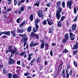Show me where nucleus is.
Segmentation results:
<instances>
[{
  "instance_id": "nucleus-1",
  "label": "nucleus",
  "mask_w": 78,
  "mask_h": 78,
  "mask_svg": "<svg viewBox=\"0 0 78 78\" xmlns=\"http://www.w3.org/2000/svg\"><path fill=\"white\" fill-rule=\"evenodd\" d=\"M61 11H62V9H60V10H57L56 11V17L58 20H59V19H60L61 16L60 14L61 13Z\"/></svg>"
},
{
  "instance_id": "nucleus-2",
  "label": "nucleus",
  "mask_w": 78,
  "mask_h": 78,
  "mask_svg": "<svg viewBox=\"0 0 78 78\" xmlns=\"http://www.w3.org/2000/svg\"><path fill=\"white\" fill-rule=\"evenodd\" d=\"M9 61L8 62V64L9 65H11V64H15V61L14 59H12V58L10 57L9 58Z\"/></svg>"
},
{
  "instance_id": "nucleus-3",
  "label": "nucleus",
  "mask_w": 78,
  "mask_h": 78,
  "mask_svg": "<svg viewBox=\"0 0 78 78\" xmlns=\"http://www.w3.org/2000/svg\"><path fill=\"white\" fill-rule=\"evenodd\" d=\"M61 5V1H58L57 2V5H56V8L59 9L58 11H60V9H62V8H60Z\"/></svg>"
},
{
  "instance_id": "nucleus-4",
  "label": "nucleus",
  "mask_w": 78,
  "mask_h": 78,
  "mask_svg": "<svg viewBox=\"0 0 78 78\" xmlns=\"http://www.w3.org/2000/svg\"><path fill=\"white\" fill-rule=\"evenodd\" d=\"M73 4V3L72 2V1H70L68 2L67 3V6L70 9H71V5H72Z\"/></svg>"
},
{
  "instance_id": "nucleus-5",
  "label": "nucleus",
  "mask_w": 78,
  "mask_h": 78,
  "mask_svg": "<svg viewBox=\"0 0 78 78\" xmlns=\"http://www.w3.org/2000/svg\"><path fill=\"white\" fill-rule=\"evenodd\" d=\"M69 35L71 41H73L75 39V36L74 34H73L72 33H70Z\"/></svg>"
},
{
  "instance_id": "nucleus-6",
  "label": "nucleus",
  "mask_w": 78,
  "mask_h": 78,
  "mask_svg": "<svg viewBox=\"0 0 78 78\" xmlns=\"http://www.w3.org/2000/svg\"><path fill=\"white\" fill-rule=\"evenodd\" d=\"M38 14L39 17H42L44 16L43 14H42V10H39L38 11Z\"/></svg>"
},
{
  "instance_id": "nucleus-7",
  "label": "nucleus",
  "mask_w": 78,
  "mask_h": 78,
  "mask_svg": "<svg viewBox=\"0 0 78 78\" xmlns=\"http://www.w3.org/2000/svg\"><path fill=\"white\" fill-rule=\"evenodd\" d=\"M41 42L42 43L41 44V49L43 48H44V46L45 45L44 41L42 40H41Z\"/></svg>"
},
{
  "instance_id": "nucleus-8",
  "label": "nucleus",
  "mask_w": 78,
  "mask_h": 78,
  "mask_svg": "<svg viewBox=\"0 0 78 78\" xmlns=\"http://www.w3.org/2000/svg\"><path fill=\"white\" fill-rule=\"evenodd\" d=\"M11 33L13 37H15V36H16V29H14L13 31H11Z\"/></svg>"
},
{
  "instance_id": "nucleus-9",
  "label": "nucleus",
  "mask_w": 78,
  "mask_h": 78,
  "mask_svg": "<svg viewBox=\"0 0 78 78\" xmlns=\"http://www.w3.org/2000/svg\"><path fill=\"white\" fill-rule=\"evenodd\" d=\"M28 40V38L27 37H23L22 38L21 40V42L22 43H23L24 42H26Z\"/></svg>"
},
{
  "instance_id": "nucleus-10",
  "label": "nucleus",
  "mask_w": 78,
  "mask_h": 78,
  "mask_svg": "<svg viewBox=\"0 0 78 78\" xmlns=\"http://www.w3.org/2000/svg\"><path fill=\"white\" fill-rule=\"evenodd\" d=\"M9 52H11L12 54H15V53L16 52V50H13L12 49H9Z\"/></svg>"
},
{
  "instance_id": "nucleus-11",
  "label": "nucleus",
  "mask_w": 78,
  "mask_h": 78,
  "mask_svg": "<svg viewBox=\"0 0 78 78\" xmlns=\"http://www.w3.org/2000/svg\"><path fill=\"white\" fill-rule=\"evenodd\" d=\"M31 22H32L33 20V15L31 14L30 17L29 18Z\"/></svg>"
},
{
  "instance_id": "nucleus-12",
  "label": "nucleus",
  "mask_w": 78,
  "mask_h": 78,
  "mask_svg": "<svg viewBox=\"0 0 78 78\" xmlns=\"http://www.w3.org/2000/svg\"><path fill=\"white\" fill-rule=\"evenodd\" d=\"M31 26H29L28 27V28L27 29V31L28 33H30L31 32V28H32Z\"/></svg>"
},
{
  "instance_id": "nucleus-13",
  "label": "nucleus",
  "mask_w": 78,
  "mask_h": 78,
  "mask_svg": "<svg viewBox=\"0 0 78 78\" xmlns=\"http://www.w3.org/2000/svg\"><path fill=\"white\" fill-rule=\"evenodd\" d=\"M76 24H74L71 27L72 30H75V29H76Z\"/></svg>"
},
{
  "instance_id": "nucleus-14",
  "label": "nucleus",
  "mask_w": 78,
  "mask_h": 78,
  "mask_svg": "<svg viewBox=\"0 0 78 78\" xmlns=\"http://www.w3.org/2000/svg\"><path fill=\"white\" fill-rule=\"evenodd\" d=\"M39 1H37L34 4V5L35 6H37V7H38L39 6Z\"/></svg>"
},
{
  "instance_id": "nucleus-15",
  "label": "nucleus",
  "mask_w": 78,
  "mask_h": 78,
  "mask_svg": "<svg viewBox=\"0 0 78 78\" xmlns=\"http://www.w3.org/2000/svg\"><path fill=\"white\" fill-rule=\"evenodd\" d=\"M65 70L64 69H63L62 71V77L63 78H66V75H65Z\"/></svg>"
},
{
  "instance_id": "nucleus-16",
  "label": "nucleus",
  "mask_w": 78,
  "mask_h": 78,
  "mask_svg": "<svg viewBox=\"0 0 78 78\" xmlns=\"http://www.w3.org/2000/svg\"><path fill=\"white\" fill-rule=\"evenodd\" d=\"M62 68V66L61 65H59L58 66V72H60Z\"/></svg>"
},
{
  "instance_id": "nucleus-17",
  "label": "nucleus",
  "mask_w": 78,
  "mask_h": 78,
  "mask_svg": "<svg viewBox=\"0 0 78 78\" xmlns=\"http://www.w3.org/2000/svg\"><path fill=\"white\" fill-rule=\"evenodd\" d=\"M65 39L67 40L69 39V34H66L65 36Z\"/></svg>"
},
{
  "instance_id": "nucleus-18",
  "label": "nucleus",
  "mask_w": 78,
  "mask_h": 78,
  "mask_svg": "<svg viewBox=\"0 0 78 78\" xmlns=\"http://www.w3.org/2000/svg\"><path fill=\"white\" fill-rule=\"evenodd\" d=\"M4 74L6 75L7 73V70L5 69H2Z\"/></svg>"
},
{
  "instance_id": "nucleus-19",
  "label": "nucleus",
  "mask_w": 78,
  "mask_h": 78,
  "mask_svg": "<svg viewBox=\"0 0 78 78\" xmlns=\"http://www.w3.org/2000/svg\"><path fill=\"white\" fill-rule=\"evenodd\" d=\"M78 15H77L75 16L74 18V19L73 20V21L74 22H76L77 21V19H78Z\"/></svg>"
},
{
  "instance_id": "nucleus-20",
  "label": "nucleus",
  "mask_w": 78,
  "mask_h": 78,
  "mask_svg": "<svg viewBox=\"0 0 78 78\" xmlns=\"http://www.w3.org/2000/svg\"><path fill=\"white\" fill-rule=\"evenodd\" d=\"M39 22V20L38 19H36L35 21V25H37L38 23Z\"/></svg>"
},
{
  "instance_id": "nucleus-21",
  "label": "nucleus",
  "mask_w": 78,
  "mask_h": 78,
  "mask_svg": "<svg viewBox=\"0 0 78 78\" xmlns=\"http://www.w3.org/2000/svg\"><path fill=\"white\" fill-rule=\"evenodd\" d=\"M8 78H12V74L11 73H9L8 74Z\"/></svg>"
},
{
  "instance_id": "nucleus-22",
  "label": "nucleus",
  "mask_w": 78,
  "mask_h": 78,
  "mask_svg": "<svg viewBox=\"0 0 78 78\" xmlns=\"http://www.w3.org/2000/svg\"><path fill=\"white\" fill-rule=\"evenodd\" d=\"M5 35H7V36H10V32L9 31H5Z\"/></svg>"
},
{
  "instance_id": "nucleus-23",
  "label": "nucleus",
  "mask_w": 78,
  "mask_h": 78,
  "mask_svg": "<svg viewBox=\"0 0 78 78\" xmlns=\"http://www.w3.org/2000/svg\"><path fill=\"white\" fill-rule=\"evenodd\" d=\"M16 71L17 72H19V71L20 70V67L19 66H16Z\"/></svg>"
},
{
  "instance_id": "nucleus-24",
  "label": "nucleus",
  "mask_w": 78,
  "mask_h": 78,
  "mask_svg": "<svg viewBox=\"0 0 78 78\" xmlns=\"http://www.w3.org/2000/svg\"><path fill=\"white\" fill-rule=\"evenodd\" d=\"M73 10L74 14H76V12H77V10H76V9L75 7H74Z\"/></svg>"
},
{
  "instance_id": "nucleus-25",
  "label": "nucleus",
  "mask_w": 78,
  "mask_h": 78,
  "mask_svg": "<svg viewBox=\"0 0 78 78\" xmlns=\"http://www.w3.org/2000/svg\"><path fill=\"white\" fill-rule=\"evenodd\" d=\"M35 61V58H34L33 60H32L30 62V65L31 66H33V63Z\"/></svg>"
},
{
  "instance_id": "nucleus-26",
  "label": "nucleus",
  "mask_w": 78,
  "mask_h": 78,
  "mask_svg": "<svg viewBox=\"0 0 78 78\" xmlns=\"http://www.w3.org/2000/svg\"><path fill=\"white\" fill-rule=\"evenodd\" d=\"M25 23V21H23L22 23H21L20 25V28H21V27H22Z\"/></svg>"
},
{
  "instance_id": "nucleus-27",
  "label": "nucleus",
  "mask_w": 78,
  "mask_h": 78,
  "mask_svg": "<svg viewBox=\"0 0 78 78\" xmlns=\"http://www.w3.org/2000/svg\"><path fill=\"white\" fill-rule=\"evenodd\" d=\"M58 27L61 28V23L60 22V21L58 22Z\"/></svg>"
},
{
  "instance_id": "nucleus-28",
  "label": "nucleus",
  "mask_w": 78,
  "mask_h": 78,
  "mask_svg": "<svg viewBox=\"0 0 78 78\" xmlns=\"http://www.w3.org/2000/svg\"><path fill=\"white\" fill-rule=\"evenodd\" d=\"M35 34L33 32H32L31 33L30 36L31 37H34V36H35Z\"/></svg>"
},
{
  "instance_id": "nucleus-29",
  "label": "nucleus",
  "mask_w": 78,
  "mask_h": 78,
  "mask_svg": "<svg viewBox=\"0 0 78 78\" xmlns=\"http://www.w3.org/2000/svg\"><path fill=\"white\" fill-rule=\"evenodd\" d=\"M51 5V2H49L47 3L46 5V6H47L48 7H50Z\"/></svg>"
},
{
  "instance_id": "nucleus-30",
  "label": "nucleus",
  "mask_w": 78,
  "mask_h": 78,
  "mask_svg": "<svg viewBox=\"0 0 78 78\" xmlns=\"http://www.w3.org/2000/svg\"><path fill=\"white\" fill-rule=\"evenodd\" d=\"M12 11V9L11 8L10 9H8L7 10L4 12V13H6V12H8V11Z\"/></svg>"
},
{
  "instance_id": "nucleus-31",
  "label": "nucleus",
  "mask_w": 78,
  "mask_h": 78,
  "mask_svg": "<svg viewBox=\"0 0 78 78\" xmlns=\"http://www.w3.org/2000/svg\"><path fill=\"white\" fill-rule=\"evenodd\" d=\"M52 23L53 22H52V20H51L50 21H49V22H48V25H51Z\"/></svg>"
},
{
  "instance_id": "nucleus-32",
  "label": "nucleus",
  "mask_w": 78,
  "mask_h": 78,
  "mask_svg": "<svg viewBox=\"0 0 78 78\" xmlns=\"http://www.w3.org/2000/svg\"><path fill=\"white\" fill-rule=\"evenodd\" d=\"M12 78H18V76L16 74L13 75Z\"/></svg>"
},
{
  "instance_id": "nucleus-33",
  "label": "nucleus",
  "mask_w": 78,
  "mask_h": 78,
  "mask_svg": "<svg viewBox=\"0 0 78 78\" xmlns=\"http://www.w3.org/2000/svg\"><path fill=\"white\" fill-rule=\"evenodd\" d=\"M73 48V49H78V46H77V45H76V44H75Z\"/></svg>"
},
{
  "instance_id": "nucleus-34",
  "label": "nucleus",
  "mask_w": 78,
  "mask_h": 78,
  "mask_svg": "<svg viewBox=\"0 0 78 78\" xmlns=\"http://www.w3.org/2000/svg\"><path fill=\"white\" fill-rule=\"evenodd\" d=\"M20 9L21 11H24V9H25V8L23 6L20 7Z\"/></svg>"
},
{
  "instance_id": "nucleus-35",
  "label": "nucleus",
  "mask_w": 78,
  "mask_h": 78,
  "mask_svg": "<svg viewBox=\"0 0 78 78\" xmlns=\"http://www.w3.org/2000/svg\"><path fill=\"white\" fill-rule=\"evenodd\" d=\"M14 5L16 6L17 4V0H14Z\"/></svg>"
},
{
  "instance_id": "nucleus-36",
  "label": "nucleus",
  "mask_w": 78,
  "mask_h": 78,
  "mask_svg": "<svg viewBox=\"0 0 78 78\" xmlns=\"http://www.w3.org/2000/svg\"><path fill=\"white\" fill-rule=\"evenodd\" d=\"M25 53H26V52H23L20 54V56H23L24 55V54H25Z\"/></svg>"
},
{
  "instance_id": "nucleus-37",
  "label": "nucleus",
  "mask_w": 78,
  "mask_h": 78,
  "mask_svg": "<svg viewBox=\"0 0 78 78\" xmlns=\"http://www.w3.org/2000/svg\"><path fill=\"white\" fill-rule=\"evenodd\" d=\"M68 52V50H67V49H65L64 51H62V53H67Z\"/></svg>"
},
{
  "instance_id": "nucleus-38",
  "label": "nucleus",
  "mask_w": 78,
  "mask_h": 78,
  "mask_svg": "<svg viewBox=\"0 0 78 78\" xmlns=\"http://www.w3.org/2000/svg\"><path fill=\"white\" fill-rule=\"evenodd\" d=\"M35 27L36 28V30H38V28H39V25L37 24H35Z\"/></svg>"
},
{
  "instance_id": "nucleus-39",
  "label": "nucleus",
  "mask_w": 78,
  "mask_h": 78,
  "mask_svg": "<svg viewBox=\"0 0 78 78\" xmlns=\"http://www.w3.org/2000/svg\"><path fill=\"white\" fill-rule=\"evenodd\" d=\"M40 62V58L39 57H37V63H38Z\"/></svg>"
},
{
  "instance_id": "nucleus-40",
  "label": "nucleus",
  "mask_w": 78,
  "mask_h": 78,
  "mask_svg": "<svg viewBox=\"0 0 78 78\" xmlns=\"http://www.w3.org/2000/svg\"><path fill=\"white\" fill-rule=\"evenodd\" d=\"M53 31V29L52 28H51L50 29V30L49 31V33H52V32Z\"/></svg>"
},
{
  "instance_id": "nucleus-41",
  "label": "nucleus",
  "mask_w": 78,
  "mask_h": 78,
  "mask_svg": "<svg viewBox=\"0 0 78 78\" xmlns=\"http://www.w3.org/2000/svg\"><path fill=\"white\" fill-rule=\"evenodd\" d=\"M62 6L63 8H64L65 7V2H63L62 3Z\"/></svg>"
},
{
  "instance_id": "nucleus-42",
  "label": "nucleus",
  "mask_w": 78,
  "mask_h": 78,
  "mask_svg": "<svg viewBox=\"0 0 78 78\" xmlns=\"http://www.w3.org/2000/svg\"><path fill=\"white\" fill-rule=\"evenodd\" d=\"M31 56H29L27 58V60L29 61H31Z\"/></svg>"
},
{
  "instance_id": "nucleus-43",
  "label": "nucleus",
  "mask_w": 78,
  "mask_h": 78,
  "mask_svg": "<svg viewBox=\"0 0 78 78\" xmlns=\"http://www.w3.org/2000/svg\"><path fill=\"white\" fill-rule=\"evenodd\" d=\"M78 52V51H73V55H75L76 53H77Z\"/></svg>"
},
{
  "instance_id": "nucleus-44",
  "label": "nucleus",
  "mask_w": 78,
  "mask_h": 78,
  "mask_svg": "<svg viewBox=\"0 0 78 78\" xmlns=\"http://www.w3.org/2000/svg\"><path fill=\"white\" fill-rule=\"evenodd\" d=\"M65 16H62V17L61 18V19L60 20V21H63V20H64V18H65Z\"/></svg>"
},
{
  "instance_id": "nucleus-45",
  "label": "nucleus",
  "mask_w": 78,
  "mask_h": 78,
  "mask_svg": "<svg viewBox=\"0 0 78 78\" xmlns=\"http://www.w3.org/2000/svg\"><path fill=\"white\" fill-rule=\"evenodd\" d=\"M35 36L36 38L37 39H39V36H38V35L37 34H35Z\"/></svg>"
},
{
  "instance_id": "nucleus-46",
  "label": "nucleus",
  "mask_w": 78,
  "mask_h": 78,
  "mask_svg": "<svg viewBox=\"0 0 78 78\" xmlns=\"http://www.w3.org/2000/svg\"><path fill=\"white\" fill-rule=\"evenodd\" d=\"M43 24L44 25H47V22H46V21H44Z\"/></svg>"
},
{
  "instance_id": "nucleus-47",
  "label": "nucleus",
  "mask_w": 78,
  "mask_h": 78,
  "mask_svg": "<svg viewBox=\"0 0 78 78\" xmlns=\"http://www.w3.org/2000/svg\"><path fill=\"white\" fill-rule=\"evenodd\" d=\"M20 18H19L17 20H16V22L17 23H20Z\"/></svg>"
},
{
  "instance_id": "nucleus-48",
  "label": "nucleus",
  "mask_w": 78,
  "mask_h": 78,
  "mask_svg": "<svg viewBox=\"0 0 78 78\" xmlns=\"http://www.w3.org/2000/svg\"><path fill=\"white\" fill-rule=\"evenodd\" d=\"M73 64L75 67H77V66H78V65H77V64H76V62L74 61Z\"/></svg>"
},
{
  "instance_id": "nucleus-49",
  "label": "nucleus",
  "mask_w": 78,
  "mask_h": 78,
  "mask_svg": "<svg viewBox=\"0 0 78 78\" xmlns=\"http://www.w3.org/2000/svg\"><path fill=\"white\" fill-rule=\"evenodd\" d=\"M24 76H27L28 75H29V74L28 72L26 73H24Z\"/></svg>"
},
{
  "instance_id": "nucleus-50",
  "label": "nucleus",
  "mask_w": 78,
  "mask_h": 78,
  "mask_svg": "<svg viewBox=\"0 0 78 78\" xmlns=\"http://www.w3.org/2000/svg\"><path fill=\"white\" fill-rule=\"evenodd\" d=\"M17 64L18 65H20V61H19V60L17 61Z\"/></svg>"
},
{
  "instance_id": "nucleus-51",
  "label": "nucleus",
  "mask_w": 78,
  "mask_h": 78,
  "mask_svg": "<svg viewBox=\"0 0 78 78\" xmlns=\"http://www.w3.org/2000/svg\"><path fill=\"white\" fill-rule=\"evenodd\" d=\"M21 5V2L20 1H19L18 2V6H20Z\"/></svg>"
},
{
  "instance_id": "nucleus-52",
  "label": "nucleus",
  "mask_w": 78,
  "mask_h": 78,
  "mask_svg": "<svg viewBox=\"0 0 78 78\" xmlns=\"http://www.w3.org/2000/svg\"><path fill=\"white\" fill-rule=\"evenodd\" d=\"M33 31L34 32V33H36L37 31V30H36V28H35L33 29Z\"/></svg>"
},
{
  "instance_id": "nucleus-53",
  "label": "nucleus",
  "mask_w": 78,
  "mask_h": 78,
  "mask_svg": "<svg viewBox=\"0 0 78 78\" xmlns=\"http://www.w3.org/2000/svg\"><path fill=\"white\" fill-rule=\"evenodd\" d=\"M73 72V71H72V70H71L69 72V74L70 75H72V72Z\"/></svg>"
},
{
  "instance_id": "nucleus-54",
  "label": "nucleus",
  "mask_w": 78,
  "mask_h": 78,
  "mask_svg": "<svg viewBox=\"0 0 78 78\" xmlns=\"http://www.w3.org/2000/svg\"><path fill=\"white\" fill-rule=\"evenodd\" d=\"M67 41V40H66V39H63L62 40V42H63V43H65L66 42V41Z\"/></svg>"
},
{
  "instance_id": "nucleus-55",
  "label": "nucleus",
  "mask_w": 78,
  "mask_h": 78,
  "mask_svg": "<svg viewBox=\"0 0 78 78\" xmlns=\"http://www.w3.org/2000/svg\"><path fill=\"white\" fill-rule=\"evenodd\" d=\"M50 55L51 56H53V51H50Z\"/></svg>"
},
{
  "instance_id": "nucleus-56",
  "label": "nucleus",
  "mask_w": 78,
  "mask_h": 78,
  "mask_svg": "<svg viewBox=\"0 0 78 78\" xmlns=\"http://www.w3.org/2000/svg\"><path fill=\"white\" fill-rule=\"evenodd\" d=\"M17 32L18 33H21V31L19 29H18L17 30Z\"/></svg>"
},
{
  "instance_id": "nucleus-57",
  "label": "nucleus",
  "mask_w": 78,
  "mask_h": 78,
  "mask_svg": "<svg viewBox=\"0 0 78 78\" xmlns=\"http://www.w3.org/2000/svg\"><path fill=\"white\" fill-rule=\"evenodd\" d=\"M22 66H23V67H25V64H24V63H22Z\"/></svg>"
},
{
  "instance_id": "nucleus-58",
  "label": "nucleus",
  "mask_w": 78,
  "mask_h": 78,
  "mask_svg": "<svg viewBox=\"0 0 78 78\" xmlns=\"http://www.w3.org/2000/svg\"><path fill=\"white\" fill-rule=\"evenodd\" d=\"M44 65L46 66L47 65V62L46 61H44Z\"/></svg>"
},
{
  "instance_id": "nucleus-59",
  "label": "nucleus",
  "mask_w": 78,
  "mask_h": 78,
  "mask_svg": "<svg viewBox=\"0 0 78 78\" xmlns=\"http://www.w3.org/2000/svg\"><path fill=\"white\" fill-rule=\"evenodd\" d=\"M45 47L46 48H48V44H45Z\"/></svg>"
},
{
  "instance_id": "nucleus-60",
  "label": "nucleus",
  "mask_w": 78,
  "mask_h": 78,
  "mask_svg": "<svg viewBox=\"0 0 78 78\" xmlns=\"http://www.w3.org/2000/svg\"><path fill=\"white\" fill-rule=\"evenodd\" d=\"M38 44V43H35L34 45L33 46H36V45H37Z\"/></svg>"
},
{
  "instance_id": "nucleus-61",
  "label": "nucleus",
  "mask_w": 78,
  "mask_h": 78,
  "mask_svg": "<svg viewBox=\"0 0 78 78\" xmlns=\"http://www.w3.org/2000/svg\"><path fill=\"white\" fill-rule=\"evenodd\" d=\"M3 69V66L0 65V69Z\"/></svg>"
},
{
  "instance_id": "nucleus-62",
  "label": "nucleus",
  "mask_w": 78,
  "mask_h": 78,
  "mask_svg": "<svg viewBox=\"0 0 78 78\" xmlns=\"http://www.w3.org/2000/svg\"><path fill=\"white\" fill-rule=\"evenodd\" d=\"M25 0H21V3H24L25 2Z\"/></svg>"
},
{
  "instance_id": "nucleus-63",
  "label": "nucleus",
  "mask_w": 78,
  "mask_h": 78,
  "mask_svg": "<svg viewBox=\"0 0 78 78\" xmlns=\"http://www.w3.org/2000/svg\"><path fill=\"white\" fill-rule=\"evenodd\" d=\"M67 69H69L70 68V65H68L67 66Z\"/></svg>"
},
{
  "instance_id": "nucleus-64",
  "label": "nucleus",
  "mask_w": 78,
  "mask_h": 78,
  "mask_svg": "<svg viewBox=\"0 0 78 78\" xmlns=\"http://www.w3.org/2000/svg\"><path fill=\"white\" fill-rule=\"evenodd\" d=\"M57 76V74H56L54 76L53 78H56V76Z\"/></svg>"
}]
</instances>
